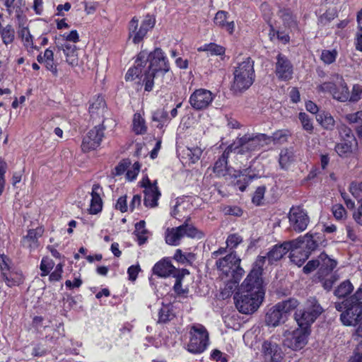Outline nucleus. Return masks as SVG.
Masks as SVG:
<instances>
[{
	"instance_id": "obj_1",
	"label": "nucleus",
	"mask_w": 362,
	"mask_h": 362,
	"mask_svg": "<svg viewBox=\"0 0 362 362\" xmlns=\"http://www.w3.org/2000/svg\"><path fill=\"white\" fill-rule=\"evenodd\" d=\"M264 264V257L256 259L252 270L241 284V292L234 296L235 307L241 313H253L262 302L264 292L262 274Z\"/></svg>"
},
{
	"instance_id": "obj_2",
	"label": "nucleus",
	"mask_w": 362,
	"mask_h": 362,
	"mask_svg": "<svg viewBox=\"0 0 362 362\" xmlns=\"http://www.w3.org/2000/svg\"><path fill=\"white\" fill-rule=\"evenodd\" d=\"M149 62V65L144 70L143 83L145 85V90L151 91L153 86V81L161 83L165 74L169 71V65L161 49L156 48L153 52L148 54L144 64Z\"/></svg>"
},
{
	"instance_id": "obj_3",
	"label": "nucleus",
	"mask_w": 362,
	"mask_h": 362,
	"mask_svg": "<svg viewBox=\"0 0 362 362\" xmlns=\"http://www.w3.org/2000/svg\"><path fill=\"white\" fill-rule=\"evenodd\" d=\"M281 136L282 135L279 136L278 133L274 134V139L264 134H245L241 136H238L228 148L231 152L234 151L238 154L250 155Z\"/></svg>"
},
{
	"instance_id": "obj_4",
	"label": "nucleus",
	"mask_w": 362,
	"mask_h": 362,
	"mask_svg": "<svg viewBox=\"0 0 362 362\" xmlns=\"http://www.w3.org/2000/svg\"><path fill=\"white\" fill-rule=\"evenodd\" d=\"M254 62L247 57L234 66L231 89L234 92H243L248 89L255 81Z\"/></svg>"
},
{
	"instance_id": "obj_5",
	"label": "nucleus",
	"mask_w": 362,
	"mask_h": 362,
	"mask_svg": "<svg viewBox=\"0 0 362 362\" xmlns=\"http://www.w3.org/2000/svg\"><path fill=\"white\" fill-rule=\"evenodd\" d=\"M240 262L241 259L233 252L216 261V265L221 278L238 283L245 274L244 269L240 266Z\"/></svg>"
},
{
	"instance_id": "obj_6",
	"label": "nucleus",
	"mask_w": 362,
	"mask_h": 362,
	"mask_svg": "<svg viewBox=\"0 0 362 362\" xmlns=\"http://www.w3.org/2000/svg\"><path fill=\"white\" fill-rule=\"evenodd\" d=\"M322 308L315 298H308L303 309L295 313V320L300 327L307 329L322 314Z\"/></svg>"
},
{
	"instance_id": "obj_7",
	"label": "nucleus",
	"mask_w": 362,
	"mask_h": 362,
	"mask_svg": "<svg viewBox=\"0 0 362 362\" xmlns=\"http://www.w3.org/2000/svg\"><path fill=\"white\" fill-rule=\"evenodd\" d=\"M317 90L319 92L330 93L334 99L340 102H345L349 98L346 83L339 74L334 75L330 81L317 86Z\"/></svg>"
},
{
	"instance_id": "obj_8",
	"label": "nucleus",
	"mask_w": 362,
	"mask_h": 362,
	"mask_svg": "<svg viewBox=\"0 0 362 362\" xmlns=\"http://www.w3.org/2000/svg\"><path fill=\"white\" fill-rule=\"evenodd\" d=\"M184 236L200 239L203 237V233L186 221L178 227L168 228L165 232V242L170 245H178Z\"/></svg>"
},
{
	"instance_id": "obj_9",
	"label": "nucleus",
	"mask_w": 362,
	"mask_h": 362,
	"mask_svg": "<svg viewBox=\"0 0 362 362\" xmlns=\"http://www.w3.org/2000/svg\"><path fill=\"white\" fill-rule=\"evenodd\" d=\"M190 339L187 344V350L192 354L202 353L209 345V333L206 329L200 324L192 326Z\"/></svg>"
},
{
	"instance_id": "obj_10",
	"label": "nucleus",
	"mask_w": 362,
	"mask_h": 362,
	"mask_svg": "<svg viewBox=\"0 0 362 362\" xmlns=\"http://www.w3.org/2000/svg\"><path fill=\"white\" fill-rule=\"evenodd\" d=\"M355 298H348L344 302L345 311L340 315V320L346 326H355L362 317V303Z\"/></svg>"
},
{
	"instance_id": "obj_11",
	"label": "nucleus",
	"mask_w": 362,
	"mask_h": 362,
	"mask_svg": "<svg viewBox=\"0 0 362 362\" xmlns=\"http://www.w3.org/2000/svg\"><path fill=\"white\" fill-rule=\"evenodd\" d=\"M308 332L300 327L293 331H286L284 334L283 345L293 351L303 349L308 342Z\"/></svg>"
},
{
	"instance_id": "obj_12",
	"label": "nucleus",
	"mask_w": 362,
	"mask_h": 362,
	"mask_svg": "<svg viewBox=\"0 0 362 362\" xmlns=\"http://www.w3.org/2000/svg\"><path fill=\"white\" fill-rule=\"evenodd\" d=\"M155 23V18L151 16H147L140 27L138 28L139 21L136 18H133L129 26V37L132 38L133 42L137 44L141 42L147 32L153 28Z\"/></svg>"
},
{
	"instance_id": "obj_13",
	"label": "nucleus",
	"mask_w": 362,
	"mask_h": 362,
	"mask_svg": "<svg viewBox=\"0 0 362 362\" xmlns=\"http://www.w3.org/2000/svg\"><path fill=\"white\" fill-rule=\"evenodd\" d=\"M288 219L292 228L298 233L304 231L310 222L307 212L300 206L290 209Z\"/></svg>"
},
{
	"instance_id": "obj_14",
	"label": "nucleus",
	"mask_w": 362,
	"mask_h": 362,
	"mask_svg": "<svg viewBox=\"0 0 362 362\" xmlns=\"http://www.w3.org/2000/svg\"><path fill=\"white\" fill-rule=\"evenodd\" d=\"M104 129L105 127L103 124H102L100 125L95 126L88 132L82 141L81 148L83 151L88 152L95 150L100 146L104 136Z\"/></svg>"
},
{
	"instance_id": "obj_15",
	"label": "nucleus",
	"mask_w": 362,
	"mask_h": 362,
	"mask_svg": "<svg viewBox=\"0 0 362 362\" xmlns=\"http://www.w3.org/2000/svg\"><path fill=\"white\" fill-rule=\"evenodd\" d=\"M214 95L209 90L199 88L195 90L189 98L191 106L197 110L207 108L214 100Z\"/></svg>"
},
{
	"instance_id": "obj_16",
	"label": "nucleus",
	"mask_w": 362,
	"mask_h": 362,
	"mask_svg": "<svg viewBox=\"0 0 362 362\" xmlns=\"http://www.w3.org/2000/svg\"><path fill=\"white\" fill-rule=\"evenodd\" d=\"M298 244V241H286L281 245H274L272 249L267 252L265 261L267 259L269 263L272 264L280 260L288 251L293 248V245ZM262 256H258L257 259Z\"/></svg>"
},
{
	"instance_id": "obj_17",
	"label": "nucleus",
	"mask_w": 362,
	"mask_h": 362,
	"mask_svg": "<svg viewBox=\"0 0 362 362\" xmlns=\"http://www.w3.org/2000/svg\"><path fill=\"white\" fill-rule=\"evenodd\" d=\"M56 45L58 51H62L65 56V61L69 65L71 66L78 65V49L74 44L68 42H61L60 40H59L56 42Z\"/></svg>"
},
{
	"instance_id": "obj_18",
	"label": "nucleus",
	"mask_w": 362,
	"mask_h": 362,
	"mask_svg": "<svg viewBox=\"0 0 362 362\" xmlns=\"http://www.w3.org/2000/svg\"><path fill=\"white\" fill-rule=\"evenodd\" d=\"M275 72L281 80H288L292 77L293 66L285 56L279 54L276 57Z\"/></svg>"
},
{
	"instance_id": "obj_19",
	"label": "nucleus",
	"mask_w": 362,
	"mask_h": 362,
	"mask_svg": "<svg viewBox=\"0 0 362 362\" xmlns=\"http://www.w3.org/2000/svg\"><path fill=\"white\" fill-rule=\"evenodd\" d=\"M147 52L146 51L141 52L137 57L136 60V65L128 70L126 74L125 78L127 81H133L136 78H139L143 81L144 78V73H143V68L144 61L146 60Z\"/></svg>"
},
{
	"instance_id": "obj_20",
	"label": "nucleus",
	"mask_w": 362,
	"mask_h": 362,
	"mask_svg": "<svg viewBox=\"0 0 362 362\" xmlns=\"http://www.w3.org/2000/svg\"><path fill=\"white\" fill-rule=\"evenodd\" d=\"M262 351L267 362H280L282 358L281 349L275 343L264 341L262 344Z\"/></svg>"
},
{
	"instance_id": "obj_21",
	"label": "nucleus",
	"mask_w": 362,
	"mask_h": 362,
	"mask_svg": "<svg viewBox=\"0 0 362 362\" xmlns=\"http://www.w3.org/2000/svg\"><path fill=\"white\" fill-rule=\"evenodd\" d=\"M318 262L320 263L318 275L319 278L322 279L328 276L337 266V262L329 257L325 252H322L318 256Z\"/></svg>"
},
{
	"instance_id": "obj_22",
	"label": "nucleus",
	"mask_w": 362,
	"mask_h": 362,
	"mask_svg": "<svg viewBox=\"0 0 362 362\" xmlns=\"http://www.w3.org/2000/svg\"><path fill=\"white\" fill-rule=\"evenodd\" d=\"M43 233L44 229L42 227L29 230L22 240L23 247L29 248L30 250L37 248L39 246L38 238L42 235Z\"/></svg>"
},
{
	"instance_id": "obj_23",
	"label": "nucleus",
	"mask_w": 362,
	"mask_h": 362,
	"mask_svg": "<svg viewBox=\"0 0 362 362\" xmlns=\"http://www.w3.org/2000/svg\"><path fill=\"white\" fill-rule=\"evenodd\" d=\"M286 320V317L279 308H277L276 304L267 311L265 317L266 324L272 327H276Z\"/></svg>"
},
{
	"instance_id": "obj_24",
	"label": "nucleus",
	"mask_w": 362,
	"mask_h": 362,
	"mask_svg": "<svg viewBox=\"0 0 362 362\" xmlns=\"http://www.w3.org/2000/svg\"><path fill=\"white\" fill-rule=\"evenodd\" d=\"M214 22L217 26L224 28L230 34H232L234 31V21H228V13L224 11H219L216 13Z\"/></svg>"
},
{
	"instance_id": "obj_25",
	"label": "nucleus",
	"mask_w": 362,
	"mask_h": 362,
	"mask_svg": "<svg viewBox=\"0 0 362 362\" xmlns=\"http://www.w3.org/2000/svg\"><path fill=\"white\" fill-rule=\"evenodd\" d=\"M102 191L99 185H93L91 192V201L90 206V213L95 214L102 210L103 202L100 197Z\"/></svg>"
},
{
	"instance_id": "obj_26",
	"label": "nucleus",
	"mask_w": 362,
	"mask_h": 362,
	"mask_svg": "<svg viewBox=\"0 0 362 362\" xmlns=\"http://www.w3.org/2000/svg\"><path fill=\"white\" fill-rule=\"evenodd\" d=\"M290 259L295 264L300 267L309 257V251H305L298 244L291 249Z\"/></svg>"
},
{
	"instance_id": "obj_27",
	"label": "nucleus",
	"mask_w": 362,
	"mask_h": 362,
	"mask_svg": "<svg viewBox=\"0 0 362 362\" xmlns=\"http://www.w3.org/2000/svg\"><path fill=\"white\" fill-rule=\"evenodd\" d=\"M175 267L172 265L170 261L165 259L157 262L153 268V273L161 277L169 276L173 273Z\"/></svg>"
},
{
	"instance_id": "obj_28",
	"label": "nucleus",
	"mask_w": 362,
	"mask_h": 362,
	"mask_svg": "<svg viewBox=\"0 0 362 362\" xmlns=\"http://www.w3.org/2000/svg\"><path fill=\"white\" fill-rule=\"evenodd\" d=\"M144 192V204L146 206L155 207L158 204V199L160 193L157 186L146 187Z\"/></svg>"
},
{
	"instance_id": "obj_29",
	"label": "nucleus",
	"mask_w": 362,
	"mask_h": 362,
	"mask_svg": "<svg viewBox=\"0 0 362 362\" xmlns=\"http://www.w3.org/2000/svg\"><path fill=\"white\" fill-rule=\"evenodd\" d=\"M295 160L296 155L292 148H284L281 151L279 163L282 169H288Z\"/></svg>"
},
{
	"instance_id": "obj_30",
	"label": "nucleus",
	"mask_w": 362,
	"mask_h": 362,
	"mask_svg": "<svg viewBox=\"0 0 362 362\" xmlns=\"http://www.w3.org/2000/svg\"><path fill=\"white\" fill-rule=\"evenodd\" d=\"M316 120L325 129L332 130L334 128L335 120L328 112H320L316 115Z\"/></svg>"
},
{
	"instance_id": "obj_31",
	"label": "nucleus",
	"mask_w": 362,
	"mask_h": 362,
	"mask_svg": "<svg viewBox=\"0 0 362 362\" xmlns=\"http://www.w3.org/2000/svg\"><path fill=\"white\" fill-rule=\"evenodd\" d=\"M230 152L231 151L228 147L214 164V172L219 177L224 176L226 174L227 159Z\"/></svg>"
},
{
	"instance_id": "obj_32",
	"label": "nucleus",
	"mask_w": 362,
	"mask_h": 362,
	"mask_svg": "<svg viewBox=\"0 0 362 362\" xmlns=\"http://www.w3.org/2000/svg\"><path fill=\"white\" fill-rule=\"evenodd\" d=\"M293 241H298V245L300 246V247L305 250V251H309V255L310 254V252L314 250L317 246V244L313 240V236L309 234H306L304 237H300Z\"/></svg>"
},
{
	"instance_id": "obj_33",
	"label": "nucleus",
	"mask_w": 362,
	"mask_h": 362,
	"mask_svg": "<svg viewBox=\"0 0 362 362\" xmlns=\"http://www.w3.org/2000/svg\"><path fill=\"white\" fill-rule=\"evenodd\" d=\"M105 102L103 97L98 96L94 98L89 106V112L91 115H103L105 109Z\"/></svg>"
},
{
	"instance_id": "obj_34",
	"label": "nucleus",
	"mask_w": 362,
	"mask_h": 362,
	"mask_svg": "<svg viewBox=\"0 0 362 362\" xmlns=\"http://www.w3.org/2000/svg\"><path fill=\"white\" fill-rule=\"evenodd\" d=\"M276 305L277 308H279L283 314H284V316L287 318L288 315L298 306L299 302L296 298H289L279 302Z\"/></svg>"
},
{
	"instance_id": "obj_35",
	"label": "nucleus",
	"mask_w": 362,
	"mask_h": 362,
	"mask_svg": "<svg viewBox=\"0 0 362 362\" xmlns=\"http://www.w3.org/2000/svg\"><path fill=\"white\" fill-rule=\"evenodd\" d=\"M354 144H356V141H341L336 145L335 150L340 156H348L352 153Z\"/></svg>"
},
{
	"instance_id": "obj_36",
	"label": "nucleus",
	"mask_w": 362,
	"mask_h": 362,
	"mask_svg": "<svg viewBox=\"0 0 362 362\" xmlns=\"http://www.w3.org/2000/svg\"><path fill=\"white\" fill-rule=\"evenodd\" d=\"M6 284L11 287L16 285H19L23 282V276L21 272L11 271L8 272L7 275L3 276Z\"/></svg>"
},
{
	"instance_id": "obj_37",
	"label": "nucleus",
	"mask_w": 362,
	"mask_h": 362,
	"mask_svg": "<svg viewBox=\"0 0 362 362\" xmlns=\"http://www.w3.org/2000/svg\"><path fill=\"white\" fill-rule=\"evenodd\" d=\"M199 52H206L211 55L221 56L225 53V48L215 43L204 45L197 49Z\"/></svg>"
},
{
	"instance_id": "obj_38",
	"label": "nucleus",
	"mask_w": 362,
	"mask_h": 362,
	"mask_svg": "<svg viewBox=\"0 0 362 362\" xmlns=\"http://www.w3.org/2000/svg\"><path fill=\"white\" fill-rule=\"evenodd\" d=\"M133 131L136 134H143L146 132L147 127L144 119L140 113H135L133 118Z\"/></svg>"
},
{
	"instance_id": "obj_39",
	"label": "nucleus",
	"mask_w": 362,
	"mask_h": 362,
	"mask_svg": "<svg viewBox=\"0 0 362 362\" xmlns=\"http://www.w3.org/2000/svg\"><path fill=\"white\" fill-rule=\"evenodd\" d=\"M353 289L354 286L351 283L349 280H346L340 284L335 290L334 294L338 298H344L350 294Z\"/></svg>"
},
{
	"instance_id": "obj_40",
	"label": "nucleus",
	"mask_w": 362,
	"mask_h": 362,
	"mask_svg": "<svg viewBox=\"0 0 362 362\" xmlns=\"http://www.w3.org/2000/svg\"><path fill=\"white\" fill-rule=\"evenodd\" d=\"M19 35L21 37L24 46L27 48L28 51L30 49H37V47L34 46L33 42V37L30 33V31L28 28H23L19 31Z\"/></svg>"
},
{
	"instance_id": "obj_41",
	"label": "nucleus",
	"mask_w": 362,
	"mask_h": 362,
	"mask_svg": "<svg viewBox=\"0 0 362 362\" xmlns=\"http://www.w3.org/2000/svg\"><path fill=\"white\" fill-rule=\"evenodd\" d=\"M145 225L146 223L144 221H140L135 225L134 233L137 237L139 245H143L147 240V237L146 236L147 230L145 228Z\"/></svg>"
},
{
	"instance_id": "obj_42",
	"label": "nucleus",
	"mask_w": 362,
	"mask_h": 362,
	"mask_svg": "<svg viewBox=\"0 0 362 362\" xmlns=\"http://www.w3.org/2000/svg\"><path fill=\"white\" fill-rule=\"evenodd\" d=\"M174 317V314L173 313L169 305H163L159 310L158 313V323H165L170 320H171Z\"/></svg>"
},
{
	"instance_id": "obj_43",
	"label": "nucleus",
	"mask_w": 362,
	"mask_h": 362,
	"mask_svg": "<svg viewBox=\"0 0 362 362\" xmlns=\"http://www.w3.org/2000/svg\"><path fill=\"white\" fill-rule=\"evenodd\" d=\"M3 42L6 44H10L14 39V30L10 25H6L1 30H0Z\"/></svg>"
},
{
	"instance_id": "obj_44",
	"label": "nucleus",
	"mask_w": 362,
	"mask_h": 362,
	"mask_svg": "<svg viewBox=\"0 0 362 362\" xmlns=\"http://www.w3.org/2000/svg\"><path fill=\"white\" fill-rule=\"evenodd\" d=\"M299 119L301 122L303 128L309 134H312L313 132V125L312 122V119L310 118L309 115L305 112H300L299 114Z\"/></svg>"
},
{
	"instance_id": "obj_45",
	"label": "nucleus",
	"mask_w": 362,
	"mask_h": 362,
	"mask_svg": "<svg viewBox=\"0 0 362 362\" xmlns=\"http://www.w3.org/2000/svg\"><path fill=\"white\" fill-rule=\"evenodd\" d=\"M337 52L335 49L327 50L325 49L322 52L320 59L326 64H332L337 57Z\"/></svg>"
},
{
	"instance_id": "obj_46",
	"label": "nucleus",
	"mask_w": 362,
	"mask_h": 362,
	"mask_svg": "<svg viewBox=\"0 0 362 362\" xmlns=\"http://www.w3.org/2000/svg\"><path fill=\"white\" fill-rule=\"evenodd\" d=\"M186 154L188 156L189 160L194 163L197 162L202 154V149L199 147L187 148L186 150Z\"/></svg>"
},
{
	"instance_id": "obj_47",
	"label": "nucleus",
	"mask_w": 362,
	"mask_h": 362,
	"mask_svg": "<svg viewBox=\"0 0 362 362\" xmlns=\"http://www.w3.org/2000/svg\"><path fill=\"white\" fill-rule=\"evenodd\" d=\"M54 266V262L52 259L49 257L42 258L40 264V269L42 271L41 276H47L49 272L53 269Z\"/></svg>"
},
{
	"instance_id": "obj_48",
	"label": "nucleus",
	"mask_w": 362,
	"mask_h": 362,
	"mask_svg": "<svg viewBox=\"0 0 362 362\" xmlns=\"http://www.w3.org/2000/svg\"><path fill=\"white\" fill-rule=\"evenodd\" d=\"M339 132L342 141H356L351 129L344 124H342L339 127Z\"/></svg>"
},
{
	"instance_id": "obj_49",
	"label": "nucleus",
	"mask_w": 362,
	"mask_h": 362,
	"mask_svg": "<svg viewBox=\"0 0 362 362\" xmlns=\"http://www.w3.org/2000/svg\"><path fill=\"white\" fill-rule=\"evenodd\" d=\"M11 261L5 255H0V271L2 276L7 275L8 272L11 269Z\"/></svg>"
},
{
	"instance_id": "obj_50",
	"label": "nucleus",
	"mask_w": 362,
	"mask_h": 362,
	"mask_svg": "<svg viewBox=\"0 0 362 362\" xmlns=\"http://www.w3.org/2000/svg\"><path fill=\"white\" fill-rule=\"evenodd\" d=\"M243 241V238L238 234L230 235L226 240L227 247L230 249L235 248Z\"/></svg>"
},
{
	"instance_id": "obj_51",
	"label": "nucleus",
	"mask_w": 362,
	"mask_h": 362,
	"mask_svg": "<svg viewBox=\"0 0 362 362\" xmlns=\"http://www.w3.org/2000/svg\"><path fill=\"white\" fill-rule=\"evenodd\" d=\"M265 191L266 187L264 186L258 187L252 197V202L256 205L262 204V201L264 199Z\"/></svg>"
},
{
	"instance_id": "obj_52",
	"label": "nucleus",
	"mask_w": 362,
	"mask_h": 362,
	"mask_svg": "<svg viewBox=\"0 0 362 362\" xmlns=\"http://www.w3.org/2000/svg\"><path fill=\"white\" fill-rule=\"evenodd\" d=\"M62 40L64 42L76 43L79 41V36L76 30H71L69 33H64L62 35Z\"/></svg>"
},
{
	"instance_id": "obj_53",
	"label": "nucleus",
	"mask_w": 362,
	"mask_h": 362,
	"mask_svg": "<svg viewBox=\"0 0 362 362\" xmlns=\"http://www.w3.org/2000/svg\"><path fill=\"white\" fill-rule=\"evenodd\" d=\"M334 216L339 220L346 216V210L341 204H335L332 206Z\"/></svg>"
},
{
	"instance_id": "obj_54",
	"label": "nucleus",
	"mask_w": 362,
	"mask_h": 362,
	"mask_svg": "<svg viewBox=\"0 0 362 362\" xmlns=\"http://www.w3.org/2000/svg\"><path fill=\"white\" fill-rule=\"evenodd\" d=\"M317 267L320 268V263L318 262V258L316 259H313L309 261L307 264L303 267V272L305 274L310 273L314 271Z\"/></svg>"
},
{
	"instance_id": "obj_55",
	"label": "nucleus",
	"mask_w": 362,
	"mask_h": 362,
	"mask_svg": "<svg viewBox=\"0 0 362 362\" xmlns=\"http://www.w3.org/2000/svg\"><path fill=\"white\" fill-rule=\"evenodd\" d=\"M6 164L0 159V194L2 193L4 187V174L6 173Z\"/></svg>"
},
{
	"instance_id": "obj_56",
	"label": "nucleus",
	"mask_w": 362,
	"mask_h": 362,
	"mask_svg": "<svg viewBox=\"0 0 362 362\" xmlns=\"http://www.w3.org/2000/svg\"><path fill=\"white\" fill-rule=\"evenodd\" d=\"M338 280V276L336 274H331L329 278L325 279L323 282V287L325 289L329 291L332 288L333 284Z\"/></svg>"
},
{
	"instance_id": "obj_57",
	"label": "nucleus",
	"mask_w": 362,
	"mask_h": 362,
	"mask_svg": "<svg viewBox=\"0 0 362 362\" xmlns=\"http://www.w3.org/2000/svg\"><path fill=\"white\" fill-rule=\"evenodd\" d=\"M346 119L351 123H357L362 121V111L348 114L346 115Z\"/></svg>"
},
{
	"instance_id": "obj_58",
	"label": "nucleus",
	"mask_w": 362,
	"mask_h": 362,
	"mask_svg": "<svg viewBox=\"0 0 362 362\" xmlns=\"http://www.w3.org/2000/svg\"><path fill=\"white\" fill-rule=\"evenodd\" d=\"M115 207L117 209L119 210L121 212H126L127 211V197H120L116 203Z\"/></svg>"
},
{
	"instance_id": "obj_59",
	"label": "nucleus",
	"mask_w": 362,
	"mask_h": 362,
	"mask_svg": "<svg viewBox=\"0 0 362 362\" xmlns=\"http://www.w3.org/2000/svg\"><path fill=\"white\" fill-rule=\"evenodd\" d=\"M362 90L358 86H354L353 87L352 93L350 95L349 100L351 101H358L361 98Z\"/></svg>"
},
{
	"instance_id": "obj_60",
	"label": "nucleus",
	"mask_w": 362,
	"mask_h": 362,
	"mask_svg": "<svg viewBox=\"0 0 362 362\" xmlns=\"http://www.w3.org/2000/svg\"><path fill=\"white\" fill-rule=\"evenodd\" d=\"M139 271H140L139 266H134V265L131 266L128 269V271H127L129 280H131V281L136 280Z\"/></svg>"
},
{
	"instance_id": "obj_61",
	"label": "nucleus",
	"mask_w": 362,
	"mask_h": 362,
	"mask_svg": "<svg viewBox=\"0 0 362 362\" xmlns=\"http://www.w3.org/2000/svg\"><path fill=\"white\" fill-rule=\"evenodd\" d=\"M44 64L47 69L52 71L54 76L57 75V64L54 62V59L50 60H45Z\"/></svg>"
},
{
	"instance_id": "obj_62",
	"label": "nucleus",
	"mask_w": 362,
	"mask_h": 362,
	"mask_svg": "<svg viewBox=\"0 0 362 362\" xmlns=\"http://www.w3.org/2000/svg\"><path fill=\"white\" fill-rule=\"evenodd\" d=\"M356 325H358V326L352 335V339L354 341H358V339H362V317Z\"/></svg>"
},
{
	"instance_id": "obj_63",
	"label": "nucleus",
	"mask_w": 362,
	"mask_h": 362,
	"mask_svg": "<svg viewBox=\"0 0 362 362\" xmlns=\"http://www.w3.org/2000/svg\"><path fill=\"white\" fill-rule=\"evenodd\" d=\"M353 218L358 224L362 226V201L356 211L354 212Z\"/></svg>"
},
{
	"instance_id": "obj_64",
	"label": "nucleus",
	"mask_w": 362,
	"mask_h": 362,
	"mask_svg": "<svg viewBox=\"0 0 362 362\" xmlns=\"http://www.w3.org/2000/svg\"><path fill=\"white\" fill-rule=\"evenodd\" d=\"M356 48L362 52V27L359 28L356 35Z\"/></svg>"
}]
</instances>
